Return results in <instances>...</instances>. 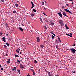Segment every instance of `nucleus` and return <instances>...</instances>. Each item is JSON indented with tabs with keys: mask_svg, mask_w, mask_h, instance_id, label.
<instances>
[{
	"mask_svg": "<svg viewBox=\"0 0 76 76\" xmlns=\"http://www.w3.org/2000/svg\"><path fill=\"white\" fill-rule=\"evenodd\" d=\"M59 22L60 25H61L62 26H63L64 24H63V21L61 20H59Z\"/></svg>",
	"mask_w": 76,
	"mask_h": 76,
	"instance_id": "f257e3e1",
	"label": "nucleus"
},
{
	"mask_svg": "<svg viewBox=\"0 0 76 76\" xmlns=\"http://www.w3.org/2000/svg\"><path fill=\"white\" fill-rule=\"evenodd\" d=\"M70 50H71V51H72L73 53H75V52L76 51V50L74 48H71L70 49Z\"/></svg>",
	"mask_w": 76,
	"mask_h": 76,
	"instance_id": "f03ea898",
	"label": "nucleus"
},
{
	"mask_svg": "<svg viewBox=\"0 0 76 76\" xmlns=\"http://www.w3.org/2000/svg\"><path fill=\"white\" fill-rule=\"evenodd\" d=\"M64 9V10L66 12H68L69 13H71V12H70V10H67L66 9Z\"/></svg>",
	"mask_w": 76,
	"mask_h": 76,
	"instance_id": "7ed1b4c3",
	"label": "nucleus"
},
{
	"mask_svg": "<svg viewBox=\"0 0 76 76\" xmlns=\"http://www.w3.org/2000/svg\"><path fill=\"white\" fill-rule=\"evenodd\" d=\"M36 39L37 42H39L40 41V39L39 38V37H37L36 38Z\"/></svg>",
	"mask_w": 76,
	"mask_h": 76,
	"instance_id": "20e7f679",
	"label": "nucleus"
},
{
	"mask_svg": "<svg viewBox=\"0 0 76 76\" xmlns=\"http://www.w3.org/2000/svg\"><path fill=\"white\" fill-rule=\"evenodd\" d=\"M63 15H64V16H66V17H68V16H67L66 15V12H63L62 13Z\"/></svg>",
	"mask_w": 76,
	"mask_h": 76,
	"instance_id": "39448f33",
	"label": "nucleus"
},
{
	"mask_svg": "<svg viewBox=\"0 0 76 76\" xmlns=\"http://www.w3.org/2000/svg\"><path fill=\"white\" fill-rule=\"evenodd\" d=\"M8 61H7V64H10V59H8Z\"/></svg>",
	"mask_w": 76,
	"mask_h": 76,
	"instance_id": "423d86ee",
	"label": "nucleus"
},
{
	"mask_svg": "<svg viewBox=\"0 0 76 76\" xmlns=\"http://www.w3.org/2000/svg\"><path fill=\"white\" fill-rule=\"evenodd\" d=\"M58 15L60 17H62V16H63V15H62V14H61V12L59 13Z\"/></svg>",
	"mask_w": 76,
	"mask_h": 76,
	"instance_id": "0eeeda50",
	"label": "nucleus"
},
{
	"mask_svg": "<svg viewBox=\"0 0 76 76\" xmlns=\"http://www.w3.org/2000/svg\"><path fill=\"white\" fill-rule=\"evenodd\" d=\"M2 39L4 42H5L6 41V38L5 37H3Z\"/></svg>",
	"mask_w": 76,
	"mask_h": 76,
	"instance_id": "6e6552de",
	"label": "nucleus"
},
{
	"mask_svg": "<svg viewBox=\"0 0 76 76\" xmlns=\"http://www.w3.org/2000/svg\"><path fill=\"white\" fill-rule=\"evenodd\" d=\"M20 67L21 68H22V69H24V67L23 66V65H22V64H21L20 65Z\"/></svg>",
	"mask_w": 76,
	"mask_h": 76,
	"instance_id": "1a4fd4ad",
	"label": "nucleus"
},
{
	"mask_svg": "<svg viewBox=\"0 0 76 76\" xmlns=\"http://www.w3.org/2000/svg\"><path fill=\"white\" fill-rule=\"evenodd\" d=\"M19 29L21 31H22V32H23V28H22V27H20V28H19Z\"/></svg>",
	"mask_w": 76,
	"mask_h": 76,
	"instance_id": "9d476101",
	"label": "nucleus"
},
{
	"mask_svg": "<svg viewBox=\"0 0 76 76\" xmlns=\"http://www.w3.org/2000/svg\"><path fill=\"white\" fill-rule=\"evenodd\" d=\"M65 26L66 28V29H69V28L67 26V25L65 24Z\"/></svg>",
	"mask_w": 76,
	"mask_h": 76,
	"instance_id": "9b49d317",
	"label": "nucleus"
},
{
	"mask_svg": "<svg viewBox=\"0 0 76 76\" xmlns=\"http://www.w3.org/2000/svg\"><path fill=\"white\" fill-rule=\"evenodd\" d=\"M5 26L6 28H9V26H8V24L6 23L5 24Z\"/></svg>",
	"mask_w": 76,
	"mask_h": 76,
	"instance_id": "f8f14e48",
	"label": "nucleus"
},
{
	"mask_svg": "<svg viewBox=\"0 0 76 76\" xmlns=\"http://www.w3.org/2000/svg\"><path fill=\"white\" fill-rule=\"evenodd\" d=\"M31 4L32 5V7H31V9H33V8H34V3H33V2H31Z\"/></svg>",
	"mask_w": 76,
	"mask_h": 76,
	"instance_id": "ddd939ff",
	"label": "nucleus"
},
{
	"mask_svg": "<svg viewBox=\"0 0 76 76\" xmlns=\"http://www.w3.org/2000/svg\"><path fill=\"white\" fill-rule=\"evenodd\" d=\"M30 15H31V16H32V17H33V16H35V14H32V13L30 14Z\"/></svg>",
	"mask_w": 76,
	"mask_h": 76,
	"instance_id": "4468645a",
	"label": "nucleus"
},
{
	"mask_svg": "<svg viewBox=\"0 0 76 76\" xmlns=\"http://www.w3.org/2000/svg\"><path fill=\"white\" fill-rule=\"evenodd\" d=\"M40 47L41 48H44V45H40Z\"/></svg>",
	"mask_w": 76,
	"mask_h": 76,
	"instance_id": "2eb2a0df",
	"label": "nucleus"
},
{
	"mask_svg": "<svg viewBox=\"0 0 76 76\" xmlns=\"http://www.w3.org/2000/svg\"><path fill=\"white\" fill-rule=\"evenodd\" d=\"M50 25H53H53H54V23H53V22H50Z\"/></svg>",
	"mask_w": 76,
	"mask_h": 76,
	"instance_id": "dca6fc26",
	"label": "nucleus"
},
{
	"mask_svg": "<svg viewBox=\"0 0 76 76\" xmlns=\"http://www.w3.org/2000/svg\"><path fill=\"white\" fill-rule=\"evenodd\" d=\"M15 57H19V55L16 54H15Z\"/></svg>",
	"mask_w": 76,
	"mask_h": 76,
	"instance_id": "f3484780",
	"label": "nucleus"
},
{
	"mask_svg": "<svg viewBox=\"0 0 76 76\" xmlns=\"http://www.w3.org/2000/svg\"><path fill=\"white\" fill-rule=\"evenodd\" d=\"M16 52H17V53H19V51L18 49H16Z\"/></svg>",
	"mask_w": 76,
	"mask_h": 76,
	"instance_id": "a211bd4d",
	"label": "nucleus"
},
{
	"mask_svg": "<svg viewBox=\"0 0 76 76\" xmlns=\"http://www.w3.org/2000/svg\"><path fill=\"white\" fill-rule=\"evenodd\" d=\"M6 45H7V46H8L9 47V46H10V45H9V43H6Z\"/></svg>",
	"mask_w": 76,
	"mask_h": 76,
	"instance_id": "6ab92c4d",
	"label": "nucleus"
},
{
	"mask_svg": "<svg viewBox=\"0 0 76 76\" xmlns=\"http://www.w3.org/2000/svg\"><path fill=\"white\" fill-rule=\"evenodd\" d=\"M49 75V76H52L51 75V73H50V72H48V74Z\"/></svg>",
	"mask_w": 76,
	"mask_h": 76,
	"instance_id": "aec40b11",
	"label": "nucleus"
},
{
	"mask_svg": "<svg viewBox=\"0 0 76 76\" xmlns=\"http://www.w3.org/2000/svg\"><path fill=\"white\" fill-rule=\"evenodd\" d=\"M56 48H57V49H58V50L59 49V48H58V45H56Z\"/></svg>",
	"mask_w": 76,
	"mask_h": 76,
	"instance_id": "412c9836",
	"label": "nucleus"
},
{
	"mask_svg": "<svg viewBox=\"0 0 76 76\" xmlns=\"http://www.w3.org/2000/svg\"><path fill=\"white\" fill-rule=\"evenodd\" d=\"M17 71L18 72H19V74H20V70H18Z\"/></svg>",
	"mask_w": 76,
	"mask_h": 76,
	"instance_id": "4be33fe9",
	"label": "nucleus"
},
{
	"mask_svg": "<svg viewBox=\"0 0 76 76\" xmlns=\"http://www.w3.org/2000/svg\"><path fill=\"white\" fill-rule=\"evenodd\" d=\"M54 38H55V37H54V36L53 35L52 36V39H54Z\"/></svg>",
	"mask_w": 76,
	"mask_h": 76,
	"instance_id": "5701e85b",
	"label": "nucleus"
},
{
	"mask_svg": "<svg viewBox=\"0 0 76 76\" xmlns=\"http://www.w3.org/2000/svg\"><path fill=\"white\" fill-rule=\"evenodd\" d=\"M33 12H36V10H35V9H34L33 10Z\"/></svg>",
	"mask_w": 76,
	"mask_h": 76,
	"instance_id": "b1692460",
	"label": "nucleus"
},
{
	"mask_svg": "<svg viewBox=\"0 0 76 76\" xmlns=\"http://www.w3.org/2000/svg\"><path fill=\"white\" fill-rule=\"evenodd\" d=\"M51 34H53V35H54V36H56V35H55V34H54L53 33V32H51Z\"/></svg>",
	"mask_w": 76,
	"mask_h": 76,
	"instance_id": "393cba45",
	"label": "nucleus"
},
{
	"mask_svg": "<svg viewBox=\"0 0 76 76\" xmlns=\"http://www.w3.org/2000/svg\"><path fill=\"white\" fill-rule=\"evenodd\" d=\"M65 34L66 35H67V36H70V34H67V33H66Z\"/></svg>",
	"mask_w": 76,
	"mask_h": 76,
	"instance_id": "a878e982",
	"label": "nucleus"
},
{
	"mask_svg": "<svg viewBox=\"0 0 76 76\" xmlns=\"http://www.w3.org/2000/svg\"><path fill=\"white\" fill-rule=\"evenodd\" d=\"M17 62H18V63H20V61L18 60H17Z\"/></svg>",
	"mask_w": 76,
	"mask_h": 76,
	"instance_id": "bb28decb",
	"label": "nucleus"
},
{
	"mask_svg": "<svg viewBox=\"0 0 76 76\" xmlns=\"http://www.w3.org/2000/svg\"><path fill=\"white\" fill-rule=\"evenodd\" d=\"M44 29H47V27L46 26H44Z\"/></svg>",
	"mask_w": 76,
	"mask_h": 76,
	"instance_id": "cd10ccee",
	"label": "nucleus"
},
{
	"mask_svg": "<svg viewBox=\"0 0 76 76\" xmlns=\"http://www.w3.org/2000/svg\"><path fill=\"white\" fill-rule=\"evenodd\" d=\"M16 68L15 67H14L13 68V70H16Z\"/></svg>",
	"mask_w": 76,
	"mask_h": 76,
	"instance_id": "c85d7f7f",
	"label": "nucleus"
},
{
	"mask_svg": "<svg viewBox=\"0 0 76 76\" xmlns=\"http://www.w3.org/2000/svg\"><path fill=\"white\" fill-rule=\"evenodd\" d=\"M16 11H14L13 12V13H16Z\"/></svg>",
	"mask_w": 76,
	"mask_h": 76,
	"instance_id": "c756f323",
	"label": "nucleus"
},
{
	"mask_svg": "<svg viewBox=\"0 0 76 76\" xmlns=\"http://www.w3.org/2000/svg\"><path fill=\"white\" fill-rule=\"evenodd\" d=\"M33 75H35V72L34 71H33Z\"/></svg>",
	"mask_w": 76,
	"mask_h": 76,
	"instance_id": "7c9ffc66",
	"label": "nucleus"
},
{
	"mask_svg": "<svg viewBox=\"0 0 76 76\" xmlns=\"http://www.w3.org/2000/svg\"><path fill=\"white\" fill-rule=\"evenodd\" d=\"M15 6H16V7H18V4H15Z\"/></svg>",
	"mask_w": 76,
	"mask_h": 76,
	"instance_id": "2f4dec72",
	"label": "nucleus"
},
{
	"mask_svg": "<svg viewBox=\"0 0 76 76\" xmlns=\"http://www.w3.org/2000/svg\"><path fill=\"white\" fill-rule=\"evenodd\" d=\"M34 61L35 63H37V61L35 60H34Z\"/></svg>",
	"mask_w": 76,
	"mask_h": 76,
	"instance_id": "473e14b6",
	"label": "nucleus"
},
{
	"mask_svg": "<svg viewBox=\"0 0 76 76\" xmlns=\"http://www.w3.org/2000/svg\"><path fill=\"white\" fill-rule=\"evenodd\" d=\"M3 34L2 33H0V35L1 36L2 35H3Z\"/></svg>",
	"mask_w": 76,
	"mask_h": 76,
	"instance_id": "72a5a7b5",
	"label": "nucleus"
},
{
	"mask_svg": "<svg viewBox=\"0 0 76 76\" xmlns=\"http://www.w3.org/2000/svg\"><path fill=\"white\" fill-rule=\"evenodd\" d=\"M1 70H4V69H3V68H1Z\"/></svg>",
	"mask_w": 76,
	"mask_h": 76,
	"instance_id": "f704fd0d",
	"label": "nucleus"
},
{
	"mask_svg": "<svg viewBox=\"0 0 76 76\" xmlns=\"http://www.w3.org/2000/svg\"><path fill=\"white\" fill-rule=\"evenodd\" d=\"M72 72L73 73H76V72H75V71H72Z\"/></svg>",
	"mask_w": 76,
	"mask_h": 76,
	"instance_id": "c9c22d12",
	"label": "nucleus"
},
{
	"mask_svg": "<svg viewBox=\"0 0 76 76\" xmlns=\"http://www.w3.org/2000/svg\"><path fill=\"white\" fill-rule=\"evenodd\" d=\"M40 20L41 22H42V19H41V18H40Z\"/></svg>",
	"mask_w": 76,
	"mask_h": 76,
	"instance_id": "e433bc0d",
	"label": "nucleus"
},
{
	"mask_svg": "<svg viewBox=\"0 0 76 76\" xmlns=\"http://www.w3.org/2000/svg\"><path fill=\"white\" fill-rule=\"evenodd\" d=\"M10 39H11V38H10V37H9L8 38V40H10Z\"/></svg>",
	"mask_w": 76,
	"mask_h": 76,
	"instance_id": "4c0bfd02",
	"label": "nucleus"
},
{
	"mask_svg": "<svg viewBox=\"0 0 76 76\" xmlns=\"http://www.w3.org/2000/svg\"><path fill=\"white\" fill-rule=\"evenodd\" d=\"M42 5H44V2H43L42 3Z\"/></svg>",
	"mask_w": 76,
	"mask_h": 76,
	"instance_id": "58836bf2",
	"label": "nucleus"
},
{
	"mask_svg": "<svg viewBox=\"0 0 76 76\" xmlns=\"http://www.w3.org/2000/svg\"><path fill=\"white\" fill-rule=\"evenodd\" d=\"M1 1H2V2H4V0H1Z\"/></svg>",
	"mask_w": 76,
	"mask_h": 76,
	"instance_id": "ea45409f",
	"label": "nucleus"
},
{
	"mask_svg": "<svg viewBox=\"0 0 76 76\" xmlns=\"http://www.w3.org/2000/svg\"><path fill=\"white\" fill-rule=\"evenodd\" d=\"M4 47L5 48H7V47L6 46V45H4Z\"/></svg>",
	"mask_w": 76,
	"mask_h": 76,
	"instance_id": "a19ab883",
	"label": "nucleus"
},
{
	"mask_svg": "<svg viewBox=\"0 0 76 76\" xmlns=\"http://www.w3.org/2000/svg\"><path fill=\"white\" fill-rule=\"evenodd\" d=\"M66 6H68V7H69V5H68V4H66Z\"/></svg>",
	"mask_w": 76,
	"mask_h": 76,
	"instance_id": "79ce46f5",
	"label": "nucleus"
},
{
	"mask_svg": "<svg viewBox=\"0 0 76 76\" xmlns=\"http://www.w3.org/2000/svg\"><path fill=\"white\" fill-rule=\"evenodd\" d=\"M70 34L71 35H73V34H72V33H70Z\"/></svg>",
	"mask_w": 76,
	"mask_h": 76,
	"instance_id": "37998d69",
	"label": "nucleus"
},
{
	"mask_svg": "<svg viewBox=\"0 0 76 76\" xmlns=\"http://www.w3.org/2000/svg\"><path fill=\"white\" fill-rule=\"evenodd\" d=\"M58 39L59 40H60V38L58 37Z\"/></svg>",
	"mask_w": 76,
	"mask_h": 76,
	"instance_id": "c03bdc74",
	"label": "nucleus"
},
{
	"mask_svg": "<svg viewBox=\"0 0 76 76\" xmlns=\"http://www.w3.org/2000/svg\"><path fill=\"white\" fill-rule=\"evenodd\" d=\"M75 45H75V43L72 46H75Z\"/></svg>",
	"mask_w": 76,
	"mask_h": 76,
	"instance_id": "a18cd8bd",
	"label": "nucleus"
},
{
	"mask_svg": "<svg viewBox=\"0 0 76 76\" xmlns=\"http://www.w3.org/2000/svg\"><path fill=\"white\" fill-rule=\"evenodd\" d=\"M44 9L45 10H46V8H45V7H44Z\"/></svg>",
	"mask_w": 76,
	"mask_h": 76,
	"instance_id": "49530a36",
	"label": "nucleus"
},
{
	"mask_svg": "<svg viewBox=\"0 0 76 76\" xmlns=\"http://www.w3.org/2000/svg\"><path fill=\"white\" fill-rule=\"evenodd\" d=\"M27 76H30V75H29V74H28V75H27Z\"/></svg>",
	"mask_w": 76,
	"mask_h": 76,
	"instance_id": "de8ad7c7",
	"label": "nucleus"
},
{
	"mask_svg": "<svg viewBox=\"0 0 76 76\" xmlns=\"http://www.w3.org/2000/svg\"><path fill=\"white\" fill-rule=\"evenodd\" d=\"M7 55H8L7 54H5V56H7Z\"/></svg>",
	"mask_w": 76,
	"mask_h": 76,
	"instance_id": "09e8293b",
	"label": "nucleus"
},
{
	"mask_svg": "<svg viewBox=\"0 0 76 76\" xmlns=\"http://www.w3.org/2000/svg\"><path fill=\"white\" fill-rule=\"evenodd\" d=\"M2 66L0 64V68H1V67Z\"/></svg>",
	"mask_w": 76,
	"mask_h": 76,
	"instance_id": "8fccbe9b",
	"label": "nucleus"
},
{
	"mask_svg": "<svg viewBox=\"0 0 76 76\" xmlns=\"http://www.w3.org/2000/svg\"><path fill=\"white\" fill-rule=\"evenodd\" d=\"M6 36H8V34H6Z\"/></svg>",
	"mask_w": 76,
	"mask_h": 76,
	"instance_id": "3c124183",
	"label": "nucleus"
},
{
	"mask_svg": "<svg viewBox=\"0 0 76 76\" xmlns=\"http://www.w3.org/2000/svg\"><path fill=\"white\" fill-rule=\"evenodd\" d=\"M19 53L20 54H22V52H20Z\"/></svg>",
	"mask_w": 76,
	"mask_h": 76,
	"instance_id": "603ef678",
	"label": "nucleus"
},
{
	"mask_svg": "<svg viewBox=\"0 0 76 76\" xmlns=\"http://www.w3.org/2000/svg\"><path fill=\"white\" fill-rule=\"evenodd\" d=\"M70 36V37H72V35H71Z\"/></svg>",
	"mask_w": 76,
	"mask_h": 76,
	"instance_id": "864d4df0",
	"label": "nucleus"
},
{
	"mask_svg": "<svg viewBox=\"0 0 76 76\" xmlns=\"http://www.w3.org/2000/svg\"><path fill=\"white\" fill-rule=\"evenodd\" d=\"M72 4H73V1H72Z\"/></svg>",
	"mask_w": 76,
	"mask_h": 76,
	"instance_id": "5fc2aeb1",
	"label": "nucleus"
},
{
	"mask_svg": "<svg viewBox=\"0 0 76 76\" xmlns=\"http://www.w3.org/2000/svg\"><path fill=\"white\" fill-rule=\"evenodd\" d=\"M31 71H32L33 72H34V71H33V69H31Z\"/></svg>",
	"mask_w": 76,
	"mask_h": 76,
	"instance_id": "6e6d98bb",
	"label": "nucleus"
},
{
	"mask_svg": "<svg viewBox=\"0 0 76 76\" xmlns=\"http://www.w3.org/2000/svg\"><path fill=\"white\" fill-rule=\"evenodd\" d=\"M45 3H47V2L45 1Z\"/></svg>",
	"mask_w": 76,
	"mask_h": 76,
	"instance_id": "4d7b16f0",
	"label": "nucleus"
},
{
	"mask_svg": "<svg viewBox=\"0 0 76 76\" xmlns=\"http://www.w3.org/2000/svg\"><path fill=\"white\" fill-rule=\"evenodd\" d=\"M38 72H39V71H40V69H39L38 70Z\"/></svg>",
	"mask_w": 76,
	"mask_h": 76,
	"instance_id": "13d9d810",
	"label": "nucleus"
},
{
	"mask_svg": "<svg viewBox=\"0 0 76 76\" xmlns=\"http://www.w3.org/2000/svg\"><path fill=\"white\" fill-rule=\"evenodd\" d=\"M46 73H48V71H46Z\"/></svg>",
	"mask_w": 76,
	"mask_h": 76,
	"instance_id": "bf43d9fd",
	"label": "nucleus"
},
{
	"mask_svg": "<svg viewBox=\"0 0 76 76\" xmlns=\"http://www.w3.org/2000/svg\"><path fill=\"white\" fill-rule=\"evenodd\" d=\"M18 50H19V51H20V49H19V48H18Z\"/></svg>",
	"mask_w": 76,
	"mask_h": 76,
	"instance_id": "052dcab7",
	"label": "nucleus"
},
{
	"mask_svg": "<svg viewBox=\"0 0 76 76\" xmlns=\"http://www.w3.org/2000/svg\"><path fill=\"white\" fill-rule=\"evenodd\" d=\"M62 8H64V7L62 6Z\"/></svg>",
	"mask_w": 76,
	"mask_h": 76,
	"instance_id": "680f3d73",
	"label": "nucleus"
},
{
	"mask_svg": "<svg viewBox=\"0 0 76 76\" xmlns=\"http://www.w3.org/2000/svg\"><path fill=\"white\" fill-rule=\"evenodd\" d=\"M69 1H73V0H69Z\"/></svg>",
	"mask_w": 76,
	"mask_h": 76,
	"instance_id": "e2e57ef3",
	"label": "nucleus"
},
{
	"mask_svg": "<svg viewBox=\"0 0 76 76\" xmlns=\"http://www.w3.org/2000/svg\"><path fill=\"white\" fill-rule=\"evenodd\" d=\"M17 2H18V3H19V1H17Z\"/></svg>",
	"mask_w": 76,
	"mask_h": 76,
	"instance_id": "0e129e2a",
	"label": "nucleus"
},
{
	"mask_svg": "<svg viewBox=\"0 0 76 76\" xmlns=\"http://www.w3.org/2000/svg\"><path fill=\"white\" fill-rule=\"evenodd\" d=\"M43 13V14H44V15H45V13Z\"/></svg>",
	"mask_w": 76,
	"mask_h": 76,
	"instance_id": "69168bd1",
	"label": "nucleus"
},
{
	"mask_svg": "<svg viewBox=\"0 0 76 76\" xmlns=\"http://www.w3.org/2000/svg\"><path fill=\"white\" fill-rule=\"evenodd\" d=\"M55 76H59V75H56Z\"/></svg>",
	"mask_w": 76,
	"mask_h": 76,
	"instance_id": "338daca9",
	"label": "nucleus"
},
{
	"mask_svg": "<svg viewBox=\"0 0 76 76\" xmlns=\"http://www.w3.org/2000/svg\"><path fill=\"white\" fill-rule=\"evenodd\" d=\"M59 41H60V42H61V40H59Z\"/></svg>",
	"mask_w": 76,
	"mask_h": 76,
	"instance_id": "774afa93",
	"label": "nucleus"
}]
</instances>
